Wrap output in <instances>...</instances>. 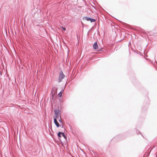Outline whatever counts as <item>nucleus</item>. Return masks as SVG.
Here are the masks:
<instances>
[{"instance_id": "nucleus-1", "label": "nucleus", "mask_w": 157, "mask_h": 157, "mask_svg": "<svg viewBox=\"0 0 157 157\" xmlns=\"http://www.w3.org/2000/svg\"><path fill=\"white\" fill-rule=\"evenodd\" d=\"M55 115L53 116L54 120L59 119L61 118L60 115L59 113V111L58 110L56 109L54 110Z\"/></svg>"}, {"instance_id": "nucleus-2", "label": "nucleus", "mask_w": 157, "mask_h": 157, "mask_svg": "<svg viewBox=\"0 0 157 157\" xmlns=\"http://www.w3.org/2000/svg\"><path fill=\"white\" fill-rule=\"evenodd\" d=\"M65 77V75L63 73L62 71H61L60 73L59 76V82H60L62 81V79H63Z\"/></svg>"}, {"instance_id": "nucleus-3", "label": "nucleus", "mask_w": 157, "mask_h": 157, "mask_svg": "<svg viewBox=\"0 0 157 157\" xmlns=\"http://www.w3.org/2000/svg\"><path fill=\"white\" fill-rule=\"evenodd\" d=\"M58 136L59 137H61V136H62L64 138H66V136L64 134V133H63V132H59L58 133Z\"/></svg>"}, {"instance_id": "nucleus-4", "label": "nucleus", "mask_w": 157, "mask_h": 157, "mask_svg": "<svg viewBox=\"0 0 157 157\" xmlns=\"http://www.w3.org/2000/svg\"><path fill=\"white\" fill-rule=\"evenodd\" d=\"M93 48L94 49H98V46L97 42H95L93 44Z\"/></svg>"}, {"instance_id": "nucleus-5", "label": "nucleus", "mask_w": 157, "mask_h": 157, "mask_svg": "<svg viewBox=\"0 0 157 157\" xmlns=\"http://www.w3.org/2000/svg\"><path fill=\"white\" fill-rule=\"evenodd\" d=\"M54 122L57 127H59V124L57 120L55 119V120H54Z\"/></svg>"}, {"instance_id": "nucleus-6", "label": "nucleus", "mask_w": 157, "mask_h": 157, "mask_svg": "<svg viewBox=\"0 0 157 157\" xmlns=\"http://www.w3.org/2000/svg\"><path fill=\"white\" fill-rule=\"evenodd\" d=\"M85 18H86V20L87 21H90V20H91V19L90 18H88L87 17H86Z\"/></svg>"}, {"instance_id": "nucleus-7", "label": "nucleus", "mask_w": 157, "mask_h": 157, "mask_svg": "<svg viewBox=\"0 0 157 157\" xmlns=\"http://www.w3.org/2000/svg\"><path fill=\"white\" fill-rule=\"evenodd\" d=\"M58 121H59V122L60 123H62V120L61 119V117L58 120Z\"/></svg>"}, {"instance_id": "nucleus-8", "label": "nucleus", "mask_w": 157, "mask_h": 157, "mask_svg": "<svg viewBox=\"0 0 157 157\" xmlns=\"http://www.w3.org/2000/svg\"><path fill=\"white\" fill-rule=\"evenodd\" d=\"M58 95L60 98L62 96V94L61 93H60Z\"/></svg>"}, {"instance_id": "nucleus-9", "label": "nucleus", "mask_w": 157, "mask_h": 157, "mask_svg": "<svg viewBox=\"0 0 157 157\" xmlns=\"http://www.w3.org/2000/svg\"><path fill=\"white\" fill-rule=\"evenodd\" d=\"M90 21L91 22H94L95 21V20L94 19H91V20H90Z\"/></svg>"}, {"instance_id": "nucleus-10", "label": "nucleus", "mask_w": 157, "mask_h": 157, "mask_svg": "<svg viewBox=\"0 0 157 157\" xmlns=\"http://www.w3.org/2000/svg\"><path fill=\"white\" fill-rule=\"evenodd\" d=\"M61 28L62 29H63V30L64 31H65L66 30V29H65V28L63 27H61Z\"/></svg>"}, {"instance_id": "nucleus-11", "label": "nucleus", "mask_w": 157, "mask_h": 157, "mask_svg": "<svg viewBox=\"0 0 157 157\" xmlns=\"http://www.w3.org/2000/svg\"><path fill=\"white\" fill-rule=\"evenodd\" d=\"M100 51L99 50H98V51Z\"/></svg>"}]
</instances>
